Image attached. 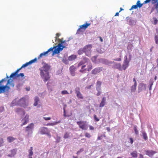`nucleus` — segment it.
Here are the masks:
<instances>
[{"label": "nucleus", "instance_id": "1", "mask_svg": "<svg viewBox=\"0 0 158 158\" xmlns=\"http://www.w3.org/2000/svg\"><path fill=\"white\" fill-rule=\"evenodd\" d=\"M43 66L40 68V76L43 81L46 82L48 81L50 78L49 71L51 68V66L45 62L42 63Z\"/></svg>", "mask_w": 158, "mask_h": 158}, {"label": "nucleus", "instance_id": "2", "mask_svg": "<svg viewBox=\"0 0 158 158\" xmlns=\"http://www.w3.org/2000/svg\"><path fill=\"white\" fill-rule=\"evenodd\" d=\"M11 81L10 79L7 80V81L5 85L3 84H0V94L3 93H8L10 89V87L8 85Z\"/></svg>", "mask_w": 158, "mask_h": 158}, {"label": "nucleus", "instance_id": "3", "mask_svg": "<svg viewBox=\"0 0 158 158\" xmlns=\"http://www.w3.org/2000/svg\"><path fill=\"white\" fill-rule=\"evenodd\" d=\"M65 48V46L63 45V44H59L57 46L54 47V49L53 51L52 55L59 53L60 51Z\"/></svg>", "mask_w": 158, "mask_h": 158}, {"label": "nucleus", "instance_id": "4", "mask_svg": "<svg viewBox=\"0 0 158 158\" xmlns=\"http://www.w3.org/2000/svg\"><path fill=\"white\" fill-rule=\"evenodd\" d=\"M92 48V44H91L85 45L84 47V53L86 56L88 57L91 56V49Z\"/></svg>", "mask_w": 158, "mask_h": 158}, {"label": "nucleus", "instance_id": "5", "mask_svg": "<svg viewBox=\"0 0 158 158\" xmlns=\"http://www.w3.org/2000/svg\"><path fill=\"white\" fill-rule=\"evenodd\" d=\"M77 124L79 126V128L83 130H86L88 128V126L86 124V122L84 121H78L77 122Z\"/></svg>", "mask_w": 158, "mask_h": 158}, {"label": "nucleus", "instance_id": "6", "mask_svg": "<svg viewBox=\"0 0 158 158\" xmlns=\"http://www.w3.org/2000/svg\"><path fill=\"white\" fill-rule=\"evenodd\" d=\"M98 61L99 63H101L108 65L113 64V62L109 61L108 60L104 58L98 59Z\"/></svg>", "mask_w": 158, "mask_h": 158}, {"label": "nucleus", "instance_id": "7", "mask_svg": "<svg viewBox=\"0 0 158 158\" xmlns=\"http://www.w3.org/2000/svg\"><path fill=\"white\" fill-rule=\"evenodd\" d=\"M127 23L128 24L131 26H133L135 25L136 20L135 19H132L131 17H127L126 19Z\"/></svg>", "mask_w": 158, "mask_h": 158}, {"label": "nucleus", "instance_id": "8", "mask_svg": "<svg viewBox=\"0 0 158 158\" xmlns=\"http://www.w3.org/2000/svg\"><path fill=\"white\" fill-rule=\"evenodd\" d=\"M18 105L25 107L27 106V105H26V99L24 98H21L17 102Z\"/></svg>", "mask_w": 158, "mask_h": 158}, {"label": "nucleus", "instance_id": "9", "mask_svg": "<svg viewBox=\"0 0 158 158\" xmlns=\"http://www.w3.org/2000/svg\"><path fill=\"white\" fill-rule=\"evenodd\" d=\"M147 85L145 84L142 83H140L138 86V92L139 93L143 91H145L146 90Z\"/></svg>", "mask_w": 158, "mask_h": 158}, {"label": "nucleus", "instance_id": "10", "mask_svg": "<svg viewBox=\"0 0 158 158\" xmlns=\"http://www.w3.org/2000/svg\"><path fill=\"white\" fill-rule=\"evenodd\" d=\"M34 124L31 123L26 127L25 131L27 132L28 134H32V130L34 128Z\"/></svg>", "mask_w": 158, "mask_h": 158}, {"label": "nucleus", "instance_id": "11", "mask_svg": "<svg viewBox=\"0 0 158 158\" xmlns=\"http://www.w3.org/2000/svg\"><path fill=\"white\" fill-rule=\"evenodd\" d=\"M29 115L26 114L24 118H22L21 120L22 123V124L21 125V126H23L25 125L28 122L29 120Z\"/></svg>", "mask_w": 158, "mask_h": 158}, {"label": "nucleus", "instance_id": "12", "mask_svg": "<svg viewBox=\"0 0 158 158\" xmlns=\"http://www.w3.org/2000/svg\"><path fill=\"white\" fill-rule=\"evenodd\" d=\"M90 25V23H86L85 24L81 25L79 28L77 29L76 34H79V31H82V29L85 30L87 27Z\"/></svg>", "mask_w": 158, "mask_h": 158}, {"label": "nucleus", "instance_id": "13", "mask_svg": "<svg viewBox=\"0 0 158 158\" xmlns=\"http://www.w3.org/2000/svg\"><path fill=\"white\" fill-rule=\"evenodd\" d=\"M40 133L41 134H47L49 135L48 131L46 127H42L40 129Z\"/></svg>", "mask_w": 158, "mask_h": 158}, {"label": "nucleus", "instance_id": "14", "mask_svg": "<svg viewBox=\"0 0 158 158\" xmlns=\"http://www.w3.org/2000/svg\"><path fill=\"white\" fill-rule=\"evenodd\" d=\"M15 111L18 114L20 115H24L25 112L24 110L22 108H17L15 110Z\"/></svg>", "mask_w": 158, "mask_h": 158}, {"label": "nucleus", "instance_id": "15", "mask_svg": "<svg viewBox=\"0 0 158 158\" xmlns=\"http://www.w3.org/2000/svg\"><path fill=\"white\" fill-rule=\"evenodd\" d=\"M102 70V68L101 67H99L96 68L92 70L91 72L92 74L94 75L96 74L100 73Z\"/></svg>", "mask_w": 158, "mask_h": 158}, {"label": "nucleus", "instance_id": "16", "mask_svg": "<svg viewBox=\"0 0 158 158\" xmlns=\"http://www.w3.org/2000/svg\"><path fill=\"white\" fill-rule=\"evenodd\" d=\"M145 154L148 155V156L150 157H152V156L156 153V152L155 151H153L152 150H145Z\"/></svg>", "mask_w": 158, "mask_h": 158}, {"label": "nucleus", "instance_id": "17", "mask_svg": "<svg viewBox=\"0 0 158 158\" xmlns=\"http://www.w3.org/2000/svg\"><path fill=\"white\" fill-rule=\"evenodd\" d=\"M140 136L143 137V138L145 140H147L148 139V137L146 132L143 130L140 131Z\"/></svg>", "mask_w": 158, "mask_h": 158}, {"label": "nucleus", "instance_id": "18", "mask_svg": "<svg viewBox=\"0 0 158 158\" xmlns=\"http://www.w3.org/2000/svg\"><path fill=\"white\" fill-rule=\"evenodd\" d=\"M113 63H114V64L113 65L112 67L114 69H118L119 70L122 71V66L120 64L115 63L113 62Z\"/></svg>", "mask_w": 158, "mask_h": 158}, {"label": "nucleus", "instance_id": "19", "mask_svg": "<svg viewBox=\"0 0 158 158\" xmlns=\"http://www.w3.org/2000/svg\"><path fill=\"white\" fill-rule=\"evenodd\" d=\"M17 151V150L15 149H14L11 150L10 151L11 153L9 154L7 156L10 157L14 156L16 154Z\"/></svg>", "mask_w": 158, "mask_h": 158}, {"label": "nucleus", "instance_id": "20", "mask_svg": "<svg viewBox=\"0 0 158 158\" xmlns=\"http://www.w3.org/2000/svg\"><path fill=\"white\" fill-rule=\"evenodd\" d=\"M106 103V99L105 97H103L102 98V101L99 105V107H103Z\"/></svg>", "mask_w": 158, "mask_h": 158}, {"label": "nucleus", "instance_id": "21", "mask_svg": "<svg viewBox=\"0 0 158 158\" xmlns=\"http://www.w3.org/2000/svg\"><path fill=\"white\" fill-rule=\"evenodd\" d=\"M75 67L74 66H71L69 68L70 71L71 73V74L73 76H74L75 75Z\"/></svg>", "mask_w": 158, "mask_h": 158}, {"label": "nucleus", "instance_id": "22", "mask_svg": "<svg viewBox=\"0 0 158 158\" xmlns=\"http://www.w3.org/2000/svg\"><path fill=\"white\" fill-rule=\"evenodd\" d=\"M156 33L155 34L154 40L156 44L158 45V29L156 28Z\"/></svg>", "mask_w": 158, "mask_h": 158}, {"label": "nucleus", "instance_id": "23", "mask_svg": "<svg viewBox=\"0 0 158 158\" xmlns=\"http://www.w3.org/2000/svg\"><path fill=\"white\" fill-rule=\"evenodd\" d=\"M102 82L101 81H98L96 85V89L98 90L101 89V85Z\"/></svg>", "mask_w": 158, "mask_h": 158}, {"label": "nucleus", "instance_id": "24", "mask_svg": "<svg viewBox=\"0 0 158 158\" xmlns=\"http://www.w3.org/2000/svg\"><path fill=\"white\" fill-rule=\"evenodd\" d=\"M97 56H94L92 57L91 58V60L95 64H99L98 61L97 59Z\"/></svg>", "mask_w": 158, "mask_h": 158}, {"label": "nucleus", "instance_id": "25", "mask_svg": "<svg viewBox=\"0 0 158 158\" xmlns=\"http://www.w3.org/2000/svg\"><path fill=\"white\" fill-rule=\"evenodd\" d=\"M18 74H17L15 73H12L10 76L9 77H10V79H11L12 78L13 79H15L17 77H18Z\"/></svg>", "mask_w": 158, "mask_h": 158}, {"label": "nucleus", "instance_id": "26", "mask_svg": "<svg viewBox=\"0 0 158 158\" xmlns=\"http://www.w3.org/2000/svg\"><path fill=\"white\" fill-rule=\"evenodd\" d=\"M33 148L31 147H30V149H29L28 152H29L28 155V158H32V156L33 155V152H32Z\"/></svg>", "mask_w": 158, "mask_h": 158}, {"label": "nucleus", "instance_id": "27", "mask_svg": "<svg viewBox=\"0 0 158 158\" xmlns=\"http://www.w3.org/2000/svg\"><path fill=\"white\" fill-rule=\"evenodd\" d=\"M77 58V56L75 55H72L71 56H69L68 59L69 61H71L74 60Z\"/></svg>", "mask_w": 158, "mask_h": 158}, {"label": "nucleus", "instance_id": "28", "mask_svg": "<svg viewBox=\"0 0 158 158\" xmlns=\"http://www.w3.org/2000/svg\"><path fill=\"white\" fill-rule=\"evenodd\" d=\"M40 101L39 99L37 96H36L35 98L34 99V106H37L38 104V102H39Z\"/></svg>", "mask_w": 158, "mask_h": 158}, {"label": "nucleus", "instance_id": "29", "mask_svg": "<svg viewBox=\"0 0 158 158\" xmlns=\"http://www.w3.org/2000/svg\"><path fill=\"white\" fill-rule=\"evenodd\" d=\"M157 65L155 67H153L152 69H153V71H156L158 73V58L156 59Z\"/></svg>", "mask_w": 158, "mask_h": 158}, {"label": "nucleus", "instance_id": "30", "mask_svg": "<svg viewBox=\"0 0 158 158\" xmlns=\"http://www.w3.org/2000/svg\"><path fill=\"white\" fill-rule=\"evenodd\" d=\"M129 64L123 63L122 67V70H125L129 66Z\"/></svg>", "mask_w": 158, "mask_h": 158}, {"label": "nucleus", "instance_id": "31", "mask_svg": "<svg viewBox=\"0 0 158 158\" xmlns=\"http://www.w3.org/2000/svg\"><path fill=\"white\" fill-rule=\"evenodd\" d=\"M137 86V84L136 83H134V85H133L131 87V92H134L136 89Z\"/></svg>", "mask_w": 158, "mask_h": 158}, {"label": "nucleus", "instance_id": "32", "mask_svg": "<svg viewBox=\"0 0 158 158\" xmlns=\"http://www.w3.org/2000/svg\"><path fill=\"white\" fill-rule=\"evenodd\" d=\"M84 53V48H80L77 51V53L79 55H82Z\"/></svg>", "mask_w": 158, "mask_h": 158}, {"label": "nucleus", "instance_id": "33", "mask_svg": "<svg viewBox=\"0 0 158 158\" xmlns=\"http://www.w3.org/2000/svg\"><path fill=\"white\" fill-rule=\"evenodd\" d=\"M130 60L129 59H128L127 55H126L124 57V60L123 61V63H126L129 64V61Z\"/></svg>", "mask_w": 158, "mask_h": 158}, {"label": "nucleus", "instance_id": "34", "mask_svg": "<svg viewBox=\"0 0 158 158\" xmlns=\"http://www.w3.org/2000/svg\"><path fill=\"white\" fill-rule=\"evenodd\" d=\"M134 130L135 132V134L138 135L139 134V131L138 130L137 126L136 125H135L134 126Z\"/></svg>", "mask_w": 158, "mask_h": 158}, {"label": "nucleus", "instance_id": "35", "mask_svg": "<svg viewBox=\"0 0 158 158\" xmlns=\"http://www.w3.org/2000/svg\"><path fill=\"white\" fill-rule=\"evenodd\" d=\"M15 139L14 137L11 136H9L7 138V140L9 143H11L13 142Z\"/></svg>", "mask_w": 158, "mask_h": 158}, {"label": "nucleus", "instance_id": "36", "mask_svg": "<svg viewBox=\"0 0 158 158\" xmlns=\"http://www.w3.org/2000/svg\"><path fill=\"white\" fill-rule=\"evenodd\" d=\"M76 96L77 97L79 98L80 99H82L83 98V97L82 96V94L80 93V92H78L77 93H76Z\"/></svg>", "mask_w": 158, "mask_h": 158}, {"label": "nucleus", "instance_id": "37", "mask_svg": "<svg viewBox=\"0 0 158 158\" xmlns=\"http://www.w3.org/2000/svg\"><path fill=\"white\" fill-rule=\"evenodd\" d=\"M131 155L134 158H137V152L136 151H134L131 153Z\"/></svg>", "mask_w": 158, "mask_h": 158}, {"label": "nucleus", "instance_id": "38", "mask_svg": "<svg viewBox=\"0 0 158 158\" xmlns=\"http://www.w3.org/2000/svg\"><path fill=\"white\" fill-rule=\"evenodd\" d=\"M48 53V52H47V51L45 52L42 53L38 57V59H40V58L42 57V56H46Z\"/></svg>", "mask_w": 158, "mask_h": 158}, {"label": "nucleus", "instance_id": "39", "mask_svg": "<svg viewBox=\"0 0 158 158\" xmlns=\"http://www.w3.org/2000/svg\"><path fill=\"white\" fill-rule=\"evenodd\" d=\"M153 82L152 80H151L150 81L149 83V90L150 91L152 89V85H153Z\"/></svg>", "mask_w": 158, "mask_h": 158}, {"label": "nucleus", "instance_id": "40", "mask_svg": "<svg viewBox=\"0 0 158 158\" xmlns=\"http://www.w3.org/2000/svg\"><path fill=\"white\" fill-rule=\"evenodd\" d=\"M18 105L17 102H16V99L13 100L10 105V106H14Z\"/></svg>", "mask_w": 158, "mask_h": 158}, {"label": "nucleus", "instance_id": "41", "mask_svg": "<svg viewBox=\"0 0 158 158\" xmlns=\"http://www.w3.org/2000/svg\"><path fill=\"white\" fill-rule=\"evenodd\" d=\"M136 5L139 8H140L142 6L143 4L141 3L140 1L138 0L136 3Z\"/></svg>", "mask_w": 158, "mask_h": 158}, {"label": "nucleus", "instance_id": "42", "mask_svg": "<svg viewBox=\"0 0 158 158\" xmlns=\"http://www.w3.org/2000/svg\"><path fill=\"white\" fill-rule=\"evenodd\" d=\"M97 52L99 53H102L104 52V51L103 49L98 48L97 49Z\"/></svg>", "mask_w": 158, "mask_h": 158}, {"label": "nucleus", "instance_id": "43", "mask_svg": "<svg viewBox=\"0 0 158 158\" xmlns=\"http://www.w3.org/2000/svg\"><path fill=\"white\" fill-rule=\"evenodd\" d=\"M37 60V59L36 58H35V59L30 60L29 62H28L29 65L31 64L32 63H35Z\"/></svg>", "mask_w": 158, "mask_h": 158}, {"label": "nucleus", "instance_id": "44", "mask_svg": "<svg viewBox=\"0 0 158 158\" xmlns=\"http://www.w3.org/2000/svg\"><path fill=\"white\" fill-rule=\"evenodd\" d=\"M7 81V80L5 78L2 79L0 81V84H3Z\"/></svg>", "mask_w": 158, "mask_h": 158}, {"label": "nucleus", "instance_id": "45", "mask_svg": "<svg viewBox=\"0 0 158 158\" xmlns=\"http://www.w3.org/2000/svg\"><path fill=\"white\" fill-rule=\"evenodd\" d=\"M133 46L132 44H129L127 46V49L128 50L131 51L133 49Z\"/></svg>", "mask_w": 158, "mask_h": 158}, {"label": "nucleus", "instance_id": "46", "mask_svg": "<svg viewBox=\"0 0 158 158\" xmlns=\"http://www.w3.org/2000/svg\"><path fill=\"white\" fill-rule=\"evenodd\" d=\"M86 67L85 65H83L82 66L81 69L80 70V72L81 73H83L85 70H86V69H84V68Z\"/></svg>", "mask_w": 158, "mask_h": 158}, {"label": "nucleus", "instance_id": "47", "mask_svg": "<svg viewBox=\"0 0 158 158\" xmlns=\"http://www.w3.org/2000/svg\"><path fill=\"white\" fill-rule=\"evenodd\" d=\"M92 68V64H90L88 65L87 71H90Z\"/></svg>", "mask_w": 158, "mask_h": 158}, {"label": "nucleus", "instance_id": "48", "mask_svg": "<svg viewBox=\"0 0 158 158\" xmlns=\"http://www.w3.org/2000/svg\"><path fill=\"white\" fill-rule=\"evenodd\" d=\"M154 5V7H153L152 8V10H151V12H152L153 10H154V9H158V6L156 4H153Z\"/></svg>", "mask_w": 158, "mask_h": 158}, {"label": "nucleus", "instance_id": "49", "mask_svg": "<svg viewBox=\"0 0 158 158\" xmlns=\"http://www.w3.org/2000/svg\"><path fill=\"white\" fill-rule=\"evenodd\" d=\"M150 2L152 4H153V0H146L144 2L143 4H146Z\"/></svg>", "mask_w": 158, "mask_h": 158}, {"label": "nucleus", "instance_id": "50", "mask_svg": "<svg viewBox=\"0 0 158 158\" xmlns=\"http://www.w3.org/2000/svg\"><path fill=\"white\" fill-rule=\"evenodd\" d=\"M89 59L86 57H84L82 61L84 62V64L88 62Z\"/></svg>", "mask_w": 158, "mask_h": 158}, {"label": "nucleus", "instance_id": "51", "mask_svg": "<svg viewBox=\"0 0 158 158\" xmlns=\"http://www.w3.org/2000/svg\"><path fill=\"white\" fill-rule=\"evenodd\" d=\"M138 7L136 5H133L132 6L131 8L129 9L130 10H132L133 9H136Z\"/></svg>", "mask_w": 158, "mask_h": 158}, {"label": "nucleus", "instance_id": "52", "mask_svg": "<svg viewBox=\"0 0 158 158\" xmlns=\"http://www.w3.org/2000/svg\"><path fill=\"white\" fill-rule=\"evenodd\" d=\"M28 65H29V64L28 62H27L26 63H25V64H23L20 68L22 69L23 68H25V67L27 66Z\"/></svg>", "mask_w": 158, "mask_h": 158}, {"label": "nucleus", "instance_id": "53", "mask_svg": "<svg viewBox=\"0 0 158 158\" xmlns=\"http://www.w3.org/2000/svg\"><path fill=\"white\" fill-rule=\"evenodd\" d=\"M61 94L63 95L68 94L69 93L67 90H63L61 92Z\"/></svg>", "mask_w": 158, "mask_h": 158}, {"label": "nucleus", "instance_id": "54", "mask_svg": "<svg viewBox=\"0 0 158 158\" xmlns=\"http://www.w3.org/2000/svg\"><path fill=\"white\" fill-rule=\"evenodd\" d=\"M46 94V93L45 92H43L41 93H40L39 94V95L40 97H44L45 95Z\"/></svg>", "mask_w": 158, "mask_h": 158}, {"label": "nucleus", "instance_id": "55", "mask_svg": "<svg viewBox=\"0 0 158 158\" xmlns=\"http://www.w3.org/2000/svg\"><path fill=\"white\" fill-rule=\"evenodd\" d=\"M54 49V47L53 48H51L49 49L48 51H47V52H48V53L50 51H52V53H53V51Z\"/></svg>", "mask_w": 158, "mask_h": 158}, {"label": "nucleus", "instance_id": "56", "mask_svg": "<svg viewBox=\"0 0 158 158\" xmlns=\"http://www.w3.org/2000/svg\"><path fill=\"white\" fill-rule=\"evenodd\" d=\"M80 88L79 87H76L75 89V93L80 92Z\"/></svg>", "mask_w": 158, "mask_h": 158}, {"label": "nucleus", "instance_id": "57", "mask_svg": "<svg viewBox=\"0 0 158 158\" xmlns=\"http://www.w3.org/2000/svg\"><path fill=\"white\" fill-rule=\"evenodd\" d=\"M69 136V134L66 132L64 135V139H66L68 138Z\"/></svg>", "mask_w": 158, "mask_h": 158}, {"label": "nucleus", "instance_id": "58", "mask_svg": "<svg viewBox=\"0 0 158 158\" xmlns=\"http://www.w3.org/2000/svg\"><path fill=\"white\" fill-rule=\"evenodd\" d=\"M55 125V122L52 123H47L46 125L47 126H54Z\"/></svg>", "mask_w": 158, "mask_h": 158}, {"label": "nucleus", "instance_id": "59", "mask_svg": "<svg viewBox=\"0 0 158 158\" xmlns=\"http://www.w3.org/2000/svg\"><path fill=\"white\" fill-rule=\"evenodd\" d=\"M97 91H98V93L97 94V95L98 96H99L101 94V89L98 90L96 89Z\"/></svg>", "mask_w": 158, "mask_h": 158}, {"label": "nucleus", "instance_id": "60", "mask_svg": "<svg viewBox=\"0 0 158 158\" xmlns=\"http://www.w3.org/2000/svg\"><path fill=\"white\" fill-rule=\"evenodd\" d=\"M85 136V137L88 138H90L91 137L90 135L88 133H86Z\"/></svg>", "mask_w": 158, "mask_h": 158}, {"label": "nucleus", "instance_id": "61", "mask_svg": "<svg viewBox=\"0 0 158 158\" xmlns=\"http://www.w3.org/2000/svg\"><path fill=\"white\" fill-rule=\"evenodd\" d=\"M153 19L154 20L153 24H156L157 23L158 21V20L157 19H156V18H153Z\"/></svg>", "mask_w": 158, "mask_h": 158}, {"label": "nucleus", "instance_id": "62", "mask_svg": "<svg viewBox=\"0 0 158 158\" xmlns=\"http://www.w3.org/2000/svg\"><path fill=\"white\" fill-rule=\"evenodd\" d=\"M94 120L97 122H98L99 120V119L97 118V116L96 115H94Z\"/></svg>", "mask_w": 158, "mask_h": 158}, {"label": "nucleus", "instance_id": "63", "mask_svg": "<svg viewBox=\"0 0 158 158\" xmlns=\"http://www.w3.org/2000/svg\"><path fill=\"white\" fill-rule=\"evenodd\" d=\"M3 143V141L2 138H1L0 139V147L2 145V144Z\"/></svg>", "mask_w": 158, "mask_h": 158}, {"label": "nucleus", "instance_id": "64", "mask_svg": "<svg viewBox=\"0 0 158 158\" xmlns=\"http://www.w3.org/2000/svg\"><path fill=\"white\" fill-rule=\"evenodd\" d=\"M153 4H156L158 6V0H153Z\"/></svg>", "mask_w": 158, "mask_h": 158}]
</instances>
